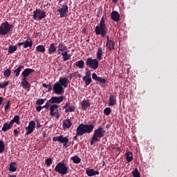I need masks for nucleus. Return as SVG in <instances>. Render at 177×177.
<instances>
[{"instance_id":"1","label":"nucleus","mask_w":177,"mask_h":177,"mask_svg":"<svg viewBox=\"0 0 177 177\" xmlns=\"http://www.w3.org/2000/svg\"><path fill=\"white\" fill-rule=\"evenodd\" d=\"M95 125L93 124H85L81 123L76 129V135L73 137L74 140H77L78 136H82L85 133H91L93 131Z\"/></svg>"},{"instance_id":"2","label":"nucleus","mask_w":177,"mask_h":177,"mask_svg":"<svg viewBox=\"0 0 177 177\" xmlns=\"http://www.w3.org/2000/svg\"><path fill=\"white\" fill-rule=\"evenodd\" d=\"M107 27H106V24L104 23V17H102L100 20V26L95 27V35H101L102 38H104L107 35Z\"/></svg>"},{"instance_id":"3","label":"nucleus","mask_w":177,"mask_h":177,"mask_svg":"<svg viewBox=\"0 0 177 177\" xmlns=\"http://www.w3.org/2000/svg\"><path fill=\"white\" fill-rule=\"evenodd\" d=\"M106 134V131L103 129V127H99L94 130V133L91 140V145L97 142L100 140V138H104Z\"/></svg>"},{"instance_id":"4","label":"nucleus","mask_w":177,"mask_h":177,"mask_svg":"<svg viewBox=\"0 0 177 177\" xmlns=\"http://www.w3.org/2000/svg\"><path fill=\"white\" fill-rule=\"evenodd\" d=\"M14 28V26L9 24L8 21L3 22L0 26V36L8 35Z\"/></svg>"},{"instance_id":"5","label":"nucleus","mask_w":177,"mask_h":177,"mask_svg":"<svg viewBox=\"0 0 177 177\" xmlns=\"http://www.w3.org/2000/svg\"><path fill=\"white\" fill-rule=\"evenodd\" d=\"M53 142H59L63 144V147L68 148L71 145V142H69V138L68 136H64L59 135V136H55L53 138Z\"/></svg>"},{"instance_id":"6","label":"nucleus","mask_w":177,"mask_h":177,"mask_svg":"<svg viewBox=\"0 0 177 177\" xmlns=\"http://www.w3.org/2000/svg\"><path fill=\"white\" fill-rule=\"evenodd\" d=\"M54 170L62 175H66L68 174V168L64 162H60L57 164Z\"/></svg>"},{"instance_id":"7","label":"nucleus","mask_w":177,"mask_h":177,"mask_svg":"<svg viewBox=\"0 0 177 177\" xmlns=\"http://www.w3.org/2000/svg\"><path fill=\"white\" fill-rule=\"evenodd\" d=\"M86 65L93 70H96L97 68H99V61L97 59H92L91 57H88L86 59Z\"/></svg>"},{"instance_id":"8","label":"nucleus","mask_w":177,"mask_h":177,"mask_svg":"<svg viewBox=\"0 0 177 177\" xmlns=\"http://www.w3.org/2000/svg\"><path fill=\"white\" fill-rule=\"evenodd\" d=\"M45 18H46V12L45 11L40 9H36L35 11H33V19L35 21H41Z\"/></svg>"},{"instance_id":"9","label":"nucleus","mask_w":177,"mask_h":177,"mask_svg":"<svg viewBox=\"0 0 177 177\" xmlns=\"http://www.w3.org/2000/svg\"><path fill=\"white\" fill-rule=\"evenodd\" d=\"M59 105L57 104H52L50 106V115L52 117H55L57 119H59L60 115L59 113Z\"/></svg>"},{"instance_id":"10","label":"nucleus","mask_w":177,"mask_h":177,"mask_svg":"<svg viewBox=\"0 0 177 177\" xmlns=\"http://www.w3.org/2000/svg\"><path fill=\"white\" fill-rule=\"evenodd\" d=\"M57 12L59 13L60 18L68 17V13L69 12L68 6L64 4L61 8L57 9Z\"/></svg>"},{"instance_id":"11","label":"nucleus","mask_w":177,"mask_h":177,"mask_svg":"<svg viewBox=\"0 0 177 177\" xmlns=\"http://www.w3.org/2000/svg\"><path fill=\"white\" fill-rule=\"evenodd\" d=\"M63 109L65 110V113H73L75 111L76 107L75 105H71L70 102H67L63 106Z\"/></svg>"},{"instance_id":"12","label":"nucleus","mask_w":177,"mask_h":177,"mask_svg":"<svg viewBox=\"0 0 177 177\" xmlns=\"http://www.w3.org/2000/svg\"><path fill=\"white\" fill-rule=\"evenodd\" d=\"M53 89L54 93L58 95H62L64 92V87L61 86V84H59V82H57L54 84Z\"/></svg>"},{"instance_id":"13","label":"nucleus","mask_w":177,"mask_h":177,"mask_svg":"<svg viewBox=\"0 0 177 177\" xmlns=\"http://www.w3.org/2000/svg\"><path fill=\"white\" fill-rule=\"evenodd\" d=\"M64 100V96H55V97H51V98L49 100V102H50L51 104H61Z\"/></svg>"},{"instance_id":"14","label":"nucleus","mask_w":177,"mask_h":177,"mask_svg":"<svg viewBox=\"0 0 177 177\" xmlns=\"http://www.w3.org/2000/svg\"><path fill=\"white\" fill-rule=\"evenodd\" d=\"M92 79L93 80H95L96 82H100V83L103 84H107V80H106L105 78H103L102 77L97 76L96 73H93L92 74Z\"/></svg>"},{"instance_id":"15","label":"nucleus","mask_w":177,"mask_h":177,"mask_svg":"<svg viewBox=\"0 0 177 177\" xmlns=\"http://www.w3.org/2000/svg\"><path fill=\"white\" fill-rule=\"evenodd\" d=\"M91 106V101L88 99L83 100L81 102V109L86 111Z\"/></svg>"},{"instance_id":"16","label":"nucleus","mask_w":177,"mask_h":177,"mask_svg":"<svg viewBox=\"0 0 177 177\" xmlns=\"http://www.w3.org/2000/svg\"><path fill=\"white\" fill-rule=\"evenodd\" d=\"M117 103V97L114 95L113 93H111L109 95V100L108 105L109 106H114Z\"/></svg>"},{"instance_id":"17","label":"nucleus","mask_w":177,"mask_h":177,"mask_svg":"<svg viewBox=\"0 0 177 177\" xmlns=\"http://www.w3.org/2000/svg\"><path fill=\"white\" fill-rule=\"evenodd\" d=\"M86 174L89 177H92L96 175H99V171L91 168H87L86 170Z\"/></svg>"},{"instance_id":"18","label":"nucleus","mask_w":177,"mask_h":177,"mask_svg":"<svg viewBox=\"0 0 177 177\" xmlns=\"http://www.w3.org/2000/svg\"><path fill=\"white\" fill-rule=\"evenodd\" d=\"M34 72H35V70L32 68H25L22 72L21 75L24 77V78H26Z\"/></svg>"},{"instance_id":"19","label":"nucleus","mask_w":177,"mask_h":177,"mask_svg":"<svg viewBox=\"0 0 177 177\" xmlns=\"http://www.w3.org/2000/svg\"><path fill=\"white\" fill-rule=\"evenodd\" d=\"M111 19L115 22H118L120 21V14L117 11H113L111 14Z\"/></svg>"},{"instance_id":"20","label":"nucleus","mask_w":177,"mask_h":177,"mask_svg":"<svg viewBox=\"0 0 177 177\" xmlns=\"http://www.w3.org/2000/svg\"><path fill=\"white\" fill-rule=\"evenodd\" d=\"M59 84H60L62 87L67 88L68 86V78L67 77L60 78L59 80Z\"/></svg>"},{"instance_id":"21","label":"nucleus","mask_w":177,"mask_h":177,"mask_svg":"<svg viewBox=\"0 0 177 177\" xmlns=\"http://www.w3.org/2000/svg\"><path fill=\"white\" fill-rule=\"evenodd\" d=\"M57 50V47L56 46V44L55 43H52L50 44L48 48V54L50 55H53L54 53H55Z\"/></svg>"},{"instance_id":"22","label":"nucleus","mask_w":177,"mask_h":177,"mask_svg":"<svg viewBox=\"0 0 177 177\" xmlns=\"http://www.w3.org/2000/svg\"><path fill=\"white\" fill-rule=\"evenodd\" d=\"M72 125L73 123L69 118H67L63 121L62 126L64 129H69L72 127Z\"/></svg>"},{"instance_id":"23","label":"nucleus","mask_w":177,"mask_h":177,"mask_svg":"<svg viewBox=\"0 0 177 177\" xmlns=\"http://www.w3.org/2000/svg\"><path fill=\"white\" fill-rule=\"evenodd\" d=\"M32 45H33V41L30 38H29L27 40L24 41V48L26 49L28 48H32Z\"/></svg>"},{"instance_id":"24","label":"nucleus","mask_w":177,"mask_h":177,"mask_svg":"<svg viewBox=\"0 0 177 177\" xmlns=\"http://www.w3.org/2000/svg\"><path fill=\"white\" fill-rule=\"evenodd\" d=\"M68 51V47L63 43H59L57 46V52H66Z\"/></svg>"},{"instance_id":"25","label":"nucleus","mask_w":177,"mask_h":177,"mask_svg":"<svg viewBox=\"0 0 177 177\" xmlns=\"http://www.w3.org/2000/svg\"><path fill=\"white\" fill-rule=\"evenodd\" d=\"M8 169L11 172H15L17 170V162H12L9 164Z\"/></svg>"},{"instance_id":"26","label":"nucleus","mask_w":177,"mask_h":177,"mask_svg":"<svg viewBox=\"0 0 177 177\" xmlns=\"http://www.w3.org/2000/svg\"><path fill=\"white\" fill-rule=\"evenodd\" d=\"M62 56L63 57L64 62H67L71 58V55L68 54V51H64L62 53Z\"/></svg>"},{"instance_id":"27","label":"nucleus","mask_w":177,"mask_h":177,"mask_svg":"<svg viewBox=\"0 0 177 177\" xmlns=\"http://www.w3.org/2000/svg\"><path fill=\"white\" fill-rule=\"evenodd\" d=\"M126 160L127 162H131L133 160V154L131 151H128L125 153Z\"/></svg>"},{"instance_id":"28","label":"nucleus","mask_w":177,"mask_h":177,"mask_svg":"<svg viewBox=\"0 0 177 177\" xmlns=\"http://www.w3.org/2000/svg\"><path fill=\"white\" fill-rule=\"evenodd\" d=\"M96 56L98 60L100 61L103 59V50L102 49V47L98 48Z\"/></svg>"},{"instance_id":"29","label":"nucleus","mask_w":177,"mask_h":177,"mask_svg":"<svg viewBox=\"0 0 177 177\" xmlns=\"http://www.w3.org/2000/svg\"><path fill=\"white\" fill-rule=\"evenodd\" d=\"M17 50V46L15 45H10L8 47V54H13L15 52H16Z\"/></svg>"},{"instance_id":"30","label":"nucleus","mask_w":177,"mask_h":177,"mask_svg":"<svg viewBox=\"0 0 177 177\" xmlns=\"http://www.w3.org/2000/svg\"><path fill=\"white\" fill-rule=\"evenodd\" d=\"M24 68V66L19 65V67H17L16 69L14 70V73L15 74V76L18 77L20 75V73L21 72V70Z\"/></svg>"},{"instance_id":"31","label":"nucleus","mask_w":177,"mask_h":177,"mask_svg":"<svg viewBox=\"0 0 177 177\" xmlns=\"http://www.w3.org/2000/svg\"><path fill=\"white\" fill-rule=\"evenodd\" d=\"M114 46L115 43L113 41H106V47L109 48V51L114 50Z\"/></svg>"},{"instance_id":"32","label":"nucleus","mask_w":177,"mask_h":177,"mask_svg":"<svg viewBox=\"0 0 177 177\" xmlns=\"http://www.w3.org/2000/svg\"><path fill=\"white\" fill-rule=\"evenodd\" d=\"M23 88H28L30 83L28 81V78L27 77H24L21 79V82Z\"/></svg>"},{"instance_id":"33","label":"nucleus","mask_w":177,"mask_h":177,"mask_svg":"<svg viewBox=\"0 0 177 177\" xmlns=\"http://www.w3.org/2000/svg\"><path fill=\"white\" fill-rule=\"evenodd\" d=\"M84 66H85V62L83 60L77 61L75 63V66L80 69H83L84 68Z\"/></svg>"},{"instance_id":"34","label":"nucleus","mask_w":177,"mask_h":177,"mask_svg":"<svg viewBox=\"0 0 177 177\" xmlns=\"http://www.w3.org/2000/svg\"><path fill=\"white\" fill-rule=\"evenodd\" d=\"M36 51L41 53H44L46 52V48L43 45H38L36 47Z\"/></svg>"},{"instance_id":"35","label":"nucleus","mask_w":177,"mask_h":177,"mask_svg":"<svg viewBox=\"0 0 177 177\" xmlns=\"http://www.w3.org/2000/svg\"><path fill=\"white\" fill-rule=\"evenodd\" d=\"M83 81L85 82V85L88 86L91 83H92V77H84Z\"/></svg>"},{"instance_id":"36","label":"nucleus","mask_w":177,"mask_h":177,"mask_svg":"<svg viewBox=\"0 0 177 177\" xmlns=\"http://www.w3.org/2000/svg\"><path fill=\"white\" fill-rule=\"evenodd\" d=\"M71 160L75 164H80L82 161V159L78 156H74L71 157Z\"/></svg>"},{"instance_id":"37","label":"nucleus","mask_w":177,"mask_h":177,"mask_svg":"<svg viewBox=\"0 0 177 177\" xmlns=\"http://www.w3.org/2000/svg\"><path fill=\"white\" fill-rule=\"evenodd\" d=\"M6 146L3 140H0V153H3L5 151Z\"/></svg>"},{"instance_id":"38","label":"nucleus","mask_w":177,"mask_h":177,"mask_svg":"<svg viewBox=\"0 0 177 177\" xmlns=\"http://www.w3.org/2000/svg\"><path fill=\"white\" fill-rule=\"evenodd\" d=\"M10 129L11 127H10L8 123H4L3 127L1 128V131L6 132Z\"/></svg>"},{"instance_id":"39","label":"nucleus","mask_w":177,"mask_h":177,"mask_svg":"<svg viewBox=\"0 0 177 177\" xmlns=\"http://www.w3.org/2000/svg\"><path fill=\"white\" fill-rule=\"evenodd\" d=\"M26 132L25 134L26 136H29L34 131V129L31 127H29L28 126L26 127Z\"/></svg>"},{"instance_id":"40","label":"nucleus","mask_w":177,"mask_h":177,"mask_svg":"<svg viewBox=\"0 0 177 177\" xmlns=\"http://www.w3.org/2000/svg\"><path fill=\"white\" fill-rule=\"evenodd\" d=\"M11 75V70L9 68H7L6 71L3 72V76L5 77H9Z\"/></svg>"},{"instance_id":"41","label":"nucleus","mask_w":177,"mask_h":177,"mask_svg":"<svg viewBox=\"0 0 177 177\" xmlns=\"http://www.w3.org/2000/svg\"><path fill=\"white\" fill-rule=\"evenodd\" d=\"M133 177H140V174L138 171V169L137 168H135L134 170L132 172Z\"/></svg>"},{"instance_id":"42","label":"nucleus","mask_w":177,"mask_h":177,"mask_svg":"<svg viewBox=\"0 0 177 177\" xmlns=\"http://www.w3.org/2000/svg\"><path fill=\"white\" fill-rule=\"evenodd\" d=\"M104 113L105 115H109L111 113V109L110 107H106L104 110Z\"/></svg>"},{"instance_id":"43","label":"nucleus","mask_w":177,"mask_h":177,"mask_svg":"<svg viewBox=\"0 0 177 177\" xmlns=\"http://www.w3.org/2000/svg\"><path fill=\"white\" fill-rule=\"evenodd\" d=\"M12 120L14 121L15 123L19 124L20 123V117H19V115H15Z\"/></svg>"},{"instance_id":"44","label":"nucleus","mask_w":177,"mask_h":177,"mask_svg":"<svg viewBox=\"0 0 177 177\" xmlns=\"http://www.w3.org/2000/svg\"><path fill=\"white\" fill-rule=\"evenodd\" d=\"M28 127L32 129H35L36 127L35 122L34 120H31L28 124Z\"/></svg>"},{"instance_id":"45","label":"nucleus","mask_w":177,"mask_h":177,"mask_svg":"<svg viewBox=\"0 0 177 177\" xmlns=\"http://www.w3.org/2000/svg\"><path fill=\"white\" fill-rule=\"evenodd\" d=\"M9 83H10L9 81H6L3 84H0V88L4 89L9 85Z\"/></svg>"},{"instance_id":"46","label":"nucleus","mask_w":177,"mask_h":177,"mask_svg":"<svg viewBox=\"0 0 177 177\" xmlns=\"http://www.w3.org/2000/svg\"><path fill=\"white\" fill-rule=\"evenodd\" d=\"M42 86L44 88H48V92H50L53 90L52 85L51 84H42Z\"/></svg>"},{"instance_id":"47","label":"nucleus","mask_w":177,"mask_h":177,"mask_svg":"<svg viewBox=\"0 0 177 177\" xmlns=\"http://www.w3.org/2000/svg\"><path fill=\"white\" fill-rule=\"evenodd\" d=\"M45 102V100L44 99H39L36 101V105L37 106H40L44 104Z\"/></svg>"},{"instance_id":"48","label":"nucleus","mask_w":177,"mask_h":177,"mask_svg":"<svg viewBox=\"0 0 177 177\" xmlns=\"http://www.w3.org/2000/svg\"><path fill=\"white\" fill-rule=\"evenodd\" d=\"M10 108V100H7L6 101V104L4 106V110L6 111H7Z\"/></svg>"},{"instance_id":"49","label":"nucleus","mask_w":177,"mask_h":177,"mask_svg":"<svg viewBox=\"0 0 177 177\" xmlns=\"http://www.w3.org/2000/svg\"><path fill=\"white\" fill-rule=\"evenodd\" d=\"M45 162L47 166H50L53 163V159L51 158H48L46 160Z\"/></svg>"},{"instance_id":"50","label":"nucleus","mask_w":177,"mask_h":177,"mask_svg":"<svg viewBox=\"0 0 177 177\" xmlns=\"http://www.w3.org/2000/svg\"><path fill=\"white\" fill-rule=\"evenodd\" d=\"M50 104H51V103H50V102H49V100H47L46 104L42 106V109H49Z\"/></svg>"},{"instance_id":"51","label":"nucleus","mask_w":177,"mask_h":177,"mask_svg":"<svg viewBox=\"0 0 177 177\" xmlns=\"http://www.w3.org/2000/svg\"><path fill=\"white\" fill-rule=\"evenodd\" d=\"M84 77H91V70H89L88 68L86 69V73Z\"/></svg>"},{"instance_id":"52","label":"nucleus","mask_w":177,"mask_h":177,"mask_svg":"<svg viewBox=\"0 0 177 177\" xmlns=\"http://www.w3.org/2000/svg\"><path fill=\"white\" fill-rule=\"evenodd\" d=\"M42 109H43L42 106H37L36 107V111H37V112L41 111Z\"/></svg>"},{"instance_id":"53","label":"nucleus","mask_w":177,"mask_h":177,"mask_svg":"<svg viewBox=\"0 0 177 177\" xmlns=\"http://www.w3.org/2000/svg\"><path fill=\"white\" fill-rule=\"evenodd\" d=\"M25 46V41L17 44V46Z\"/></svg>"},{"instance_id":"54","label":"nucleus","mask_w":177,"mask_h":177,"mask_svg":"<svg viewBox=\"0 0 177 177\" xmlns=\"http://www.w3.org/2000/svg\"><path fill=\"white\" fill-rule=\"evenodd\" d=\"M14 123H15V121L13 120H11L10 121V123L8 124V125H10V127L12 128V127L14 124Z\"/></svg>"},{"instance_id":"55","label":"nucleus","mask_w":177,"mask_h":177,"mask_svg":"<svg viewBox=\"0 0 177 177\" xmlns=\"http://www.w3.org/2000/svg\"><path fill=\"white\" fill-rule=\"evenodd\" d=\"M19 133V131H18V130L17 129H14V135L15 136H17V134Z\"/></svg>"},{"instance_id":"56","label":"nucleus","mask_w":177,"mask_h":177,"mask_svg":"<svg viewBox=\"0 0 177 177\" xmlns=\"http://www.w3.org/2000/svg\"><path fill=\"white\" fill-rule=\"evenodd\" d=\"M41 123H40V122H37V128L39 129V128H41Z\"/></svg>"},{"instance_id":"57","label":"nucleus","mask_w":177,"mask_h":177,"mask_svg":"<svg viewBox=\"0 0 177 177\" xmlns=\"http://www.w3.org/2000/svg\"><path fill=\"white\" fill-rule=\"evenodd\" d=\"M3 97H0V105H1L3 104Z\"/></svg>"},{"instance_id":"58","label":"nucleus","mask_w":177,"mask_h":177,"mask_svg":"<svg viewBox=\"0 0 177 177\" xmlns=\"http://www.w3.org/2000/svg\"><path fill=\"white\" fill-rule=\"evenodd\" d=\"M111 41V40H110V37L109 36H106V42Z\"/></svg>"},{"instance_id":"59","label":"nucleus","mask_w":177,"mask_h":177,"mask_svg":"<svg viewBox=\"0 0 177 177\" xmlns=\"http://www.w3.org/2000/svg\"><path fill=\"white\" fill-rule=\"evenodd\" d=\"M118 1V0H112V2L114 3H117Z\"/></svg>"},{"instance_id":"60","label":"nucleus","mask_w":177,"mask_h":177,"mask_svg":"<svg viewBox=\"0 0 177 177\" xmlns=\"http://www.w3.org/2000/svg\"><path fill=\"white\" fill-rule=\"evenodd\" d=\"M8 177H17V176L16 175H9Z\"/></svg>"},{"instance_id":"61","label":"nucleus","mask_w":177,"mask_h":177,"mask_svg":"<svg viewBox=\"0 0 177 177\" xmlns=\"http://www.w3.org/2000/svg\"><path fill=\"white\" fill-rule=\"evenodd\" d=\"M59 3H61L62 1H64V0H58Z\"/></svg>"},{"instance_id":"62","label":"nucleus","mask_w":177,"mask_h":177,"mask_svg":"<svg viewBox=\"0 0 177 177\" xmlns=\"http://www.w3.org/2000/svg\"><path fill=\"white\" fill-rule=\"evenodd\" d=\"M57 55H61V52L58 51Z\"/></svg>"},{"instance_id":"63","label":"nucleus","mask_w":177,"mask_h":177,"mask_svg":"<svg viewBox=\"0 0 177 177\" xmlns=\"http://www.w3.org/2000/svg\"><path fill=\"white\" fill-rule=\"evenodd\" d=\"M103 164L104 165V161H103Z\"/></svg>"}]
</instances>
